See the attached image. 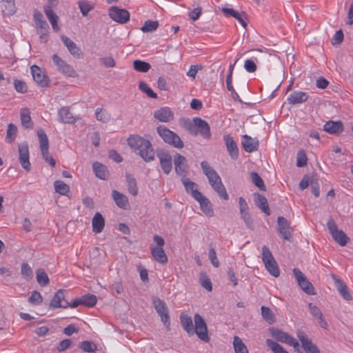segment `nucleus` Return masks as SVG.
I'll return each instance as SVG.
<instances>
[{"instance_id": "obj_1", "label": "nucleus", "mask_w": 353, "mask_h": 353, "mask_svg": "<svg viewBox=\"0 0 353 353\" xmlns=\"http://www.w3.org/2000/svg\"><path fill=\"white\" fill-rule=\"evenodd\" d=\"M128 143L133 151L140 155L145 161L150 162L154 159L155 153L148 140L139 135H132L128 138Z\"/></svg>"}, {"instance_id": "obj_2", "label": "nucleus", "mask_w": 353, "mask_h": 353, "mask_svg": "<svg viewBox=\"0 0 353 353\" xmlns=\"http://www.w3.org/2000/svg\"><path fill=\"white\" fill-rule=\"evenodd\" d=\"M201 167L213 190L221 198L228 200V194L217 172L206 161H202Z\"/></svg>"}, {"instance_id": "obj_3", "label": "nucleus", "mask_w": 353, "mask_h": 353, "mask_svg": "<svg viewBox=\"0 0 353 353\" xmlns=\"http://www.w3.org/2000/svg\"><path fill=\"white\" fill-rule=\"evenodd\" d=\"M270 332L276 341L293 347L296 353H302L299 341L289 334L275 328L270 329Z\"/></svg>"}, {"instance_id": "obj_4", "label": "nucleus", "mask_w": 353, "mask_h": 353, "mask_svg": "<svg viewBox=\"0 0 353 353\" xmlns=\"http://www.w3.org/2000/svg\"><path fill=\"white\" fill-rule=\"evenodd\" d=\"M157 132L165 143L176 148H182L183 147V143L181 138L165 126H159L157 128Z\"/></svg>"}, {"instance_id": "obj_5", "label": "nucleus", "mask_w": 353, "mask_h": 353, "mask_svg": "<svg viewBox=\"0 0 353 353\" xmlns=\"http://www.w3.org/2000/svg\"><path fill=\"white\" fill-rule=\"evenodd\" d=\"M154 241L157 243V245H150L151 254L156 261L158 263L164 264L168 262L167 255L163 248L165 244L164 239L159 236H154Z\"/></svg>"}, {"instance_id": "obj_6", "label": "nucleus", "mask_w": 353, "mask_h": 353, "mask_svg": "<svg viewBox=\"0 0 353 353\" xmlns=\"http://www.w3.org/2000/svg\"><path fill=\"white\" fill-rule=\"evenodd\" d=\"M262 261L271 275L274 277L279 276L280 272L277 263L267 246H263L262 248Z\"/></svg>"}, {"instance_id": "obj_7", "label": "nucleus", "mask_w": 353, "mask_h": 353, "mask_svg": "<svg viewBox=\"0 0 353 353\" xmlns=\"http://www.w3.org/2000/svg\"><path fill=\"white\" fill-rule=\"evenodd\" d=\"M108 15L112 21L119 24L127 23L130 17V12L127 10L117 6L110 7L108 10Z\"/></svg>"}, {"instance_id": "obj_8", "label": "nucleus", "mask_w": 353, "mask_h": 353, "mask_svg": "<svg viewBox=\"0 0 353 353\" xmlns=\"http://www.w3.org/2000/svg\"><path fill=\"white\" fill-rule=\"evenodd\" d=\"M194 333H195L203 341L208 342L210 341V337L208 334V327L204 319L200 314H195L194 316Z\"/></svg>"}, {"instance_id": "obj_9", "label": "nucleus", "mask_w": 353, "mask_h": 353, "mask_svg": "<svg viewBox=\"0 0 353 353\" xmlns=\"http://www.w3.org/2000/svg\"><path fill=\"white\" fill-rule=\"evenodd\" d=\"M296 336L301 343V346L306 353H321L319 349L304 331L299 330Z\"/></svg>"}, {"instance_id": "obj_10", "label": "nucleus", "mask_w": 353, "mask_h": 353, "mask_svg": "<svg viewBox=\"0 0 353 353\" xmlns=\"http://www.w3.org/2000/svg\"><path fill=\"white\" fill-rule=\"evenodd\" d=\"M152 303L157 312L161 316V321L168 330L170 327V317L165 302L158 297H154L152 300Z\"/></svg>"}, {"instance_id": "obj_11", "label": "nucleus", "mask_w": 353, "mask_h": 353, "mask_svg": "<svg viewBox=\"0 0 353 353\" xmlns=\"http://www.w3.org/2000/svg\"><path fill=\"white\" fill-rule=\"evenodd\" d=\"M293 272L301 288L308 294H314L315 292L314 287L309 280L304 276L303 272L296 268L293 270Z\"/></svg>"}, {"instance_id": "obj_12", "label": "nucleus", "mask_w": 353, "mask_h": 353, "mask_svg": "<svg viewBox=\"0 0 353 353\" xmlns=\"http://www.w3.org/2000/svg\"><path fill=\"white\" fill-rule=\"evenodd\" d=\"M30 70L33 79L37 82V83H38V85L41 87H47L48 85L49 79L41 68L34 65L31 66Z\"/></svg>"}, {"instance_id": "obj_13", "label": "nucleus", "mask_w": 353, "mask_h": 353, "mask_svg": "<svg viewBox=\"0 0 353 353\" xmlns=\"http://www.w3.org/2000/svg\"><path fill=\"white\" fill-rule=\"evenodd\" d=\"M52 60L59 72L68 77L74 75V69L57 54H55L52 56Z\"/></svg>"}, {"instance_id": "obj_14", "label": "nucleus", "mask_w": 353, "mask_h": 353, "mask_svg": "<svg viewBox=\"0 0 353 353\" xmlns=\"http://www.w3.org/2000/svg\"><path fill=\"white\" fill-rule=\"evenodd\" d=\"M65 290H59L53 296L50 303V307L52 308L68 307L69 302L65 299Z\"/></svg>"}, {"instance_id": "obj_15", "label": "nucleus", "mask_w": 353, "mask_h": 353, "mask_svg": "<svg viewBox=\"0 0 353 353\" xmlns=\"http://www.w3.org/2000/svg\"><path fill=\"white\" fill-rule=\"evenodd\" d=\"M161 167L163 172L168 174L172 169V156L167 151H160L157 153Z\"/></svg>"}, {"instance_id": "obj_16", "label": "nucleus", "mask_w": 353, "mask_h": 353, "mask_svg": "<svg viewBox=\"0 0 353 353\" xmlns=\"http://www.w3.org/2000/svg\"><path fill=\"white\" fill-rule=\"evenodd\" d=\"M196 195L197 196L194 199L199 203L201 211L208 217L213 216L214 212L209 199L202 193H196Z\"/></svg>"}, {"instance_id": "obj_17", "label": "nucleus", "mask_w": 353, "mask_h": 353, "mask_svg": "<svg viewBox=\"0 0 353 353\" xmlns=\"http://www.w3.org/2000/svg\"><path fill=\"white\" fill-rule=\"evenodd\" d=\"M19 161L23 168L26 170H30L29 150L26 143H21L19 145Z\"/></svg>"}, {"instance_id": "obj_18", "label": "nucleus", "mask_w": 353, "mask_h": 353, "mask_svg": "<svg viewBox=\"0 0 353 353\" xmlns=\"http://www.w3.org/2000/svg\"><path fill=\"white\" fill-rule=\"evenodd\" d=\"M334 285L341 294V296L346 301L352 300V296L349 292L346 284L341 279L337 278L335 275L332 276Z\"/></svg>"}, {"instance_id": "obj_19", "label": "nucleus", "mask_w": 353, "mask_h": 353, "mask_svg": "<svg viewBox=\"0 0 353 353\" xmlns=\"http://www.w3.org/2000/svg\"><path fill=\"white\" fill-rule=\"evenodd\" d=\"M194 126L196 128L198 132L205 139H209L210 137V128L208 123L198 117L193 119Z\"/></svg>"}, {"instance_id": "obj_20", "label": "nucleus", "mask_w": 353, "mask_h": 353, "mask_svg": "<svg viewBox=\"0 0 353 353\" xmlns=\"http://www.w3.org/2000/svg\"><path fill=\"white\" fill-rule=\"evenodd\" d=\"M223 139L229 155L232 159H236L239 157V149L233 138L229 134H225Z\"/></svg>"}, {"instance_id": "obj_21", "label": "nucleus", "mask_w": 353, "mask_h": 353, "mask_svg": "<svg viewBox=\"0 0 353 353\" xmlns=\"http://www.w3.org/2000/svg\"><path fill=\"white\" fill-rule=\"evenodd\" d=\"M63 43L66 46L69 52L75 58H80L81 57V51L80 48L72 41L70 38L66 36H61V37Z\"/></svg>"}, {"instance_id": "obj_22", "label": "nucleus", "mask_w": 353, "mask_h": 353, "mask_svg": "<svg viewBox=\"0 0 353 353\" xmlns=\"http://www.w3.org/2000/svg\"><path fill=\"white\" fill-rule=\"evenodd\" d=\"M323 130L331 134H339L343 132V125L340 121H329L324 124Z\"/></svg>"}, {"instance_id": "obj_23", "label": "nucleus", "mask_w": 353, "mask_h": 353, "mask_svg": "<svg viewBox=\"0 0 353 353\" xmlns=\"http://www.w3.org/2000/svg\"><path fill=\"white\" fill-rule=\"evenodd\" d=\"M308 99L307 93L302 91H294L288 97V101L290 104L295 105L303 103Z\"/></svg>"}, {"instance_id": "obj_24", "label": "nucleus", "mask_w": 353, "mask_h": 353, "mask_svg": "<svg viewBox=\"0 0 353 353\" xmlns=\"http://www.w3.org/2000/svg\"><path fill=\"white\" fill-rule=\"evenodd\" d=\"M154 117L161 122H168L173 119L174 114L169 108L165 107L156 110Z\"/></svg>"}, {"instance_id": "obj_25", "label": "nucleus", "mask_w": 353, "mask_h": 353, "mask_svg": "<svg viewBox=\"0 0 353 353\" xmlns=\"http://www.w3.org/2000/svg\"><path fill=\"white\" fill-rule=\"evenodd\" d=\"M279 232L282 238L288 240L290 238V224L286 219L283 216L278 217Z\"/></svg>"}, {"instance_id": "obj_26", "label": "nucleus", "mask_w": 353, "mask_h": 353, "mask_svg": "<svg viewBox=\"0 0 353 353\" xmlns=\"http://www.w3.org/2000/svg\"><path fill=\"white\" fill-rule=\"evenodd\" d=\"M58 116L61 122L73 123L77 118L72 115L68 107H62L58 110Z\"/></svg>"}, {"instance_id": "obj_27", "label": "nucleus", "mask_w": 353, "mask_h": 353, "mask_svg": "<svg viewBox=\"0 0 353 353\" xmlns=\"http://www.w3.org/2000/svg\"><path fill=\"white\" fill-rule=\"evenodd\" d=\"M174 168L176 174H183L187 169V160L185 157L176 154L174 157Z\"/></svg>"}, {"instance_id": "obj_28", "label": "nucleus", "mask_w": 353, "mask_h": 353, "mask_svg": "<svg viewBox=\"0 0 353 353\" xmlns=\"http://www.w3.org/2000/svg\"><path fill=\"white\" fill-rule=\"evenodd\" d=\"M242 145L247 152H252L258 149L259 141L256 139H253L251 137L245 134L243 136Z\"/></svg>"}, {"instance_id": "obj_29", "label": "nucleus", "mask_w": 353, "mask_h": 353, "mask_svg": "<svg viewBox=\"0 0 353 353\" xmlns=\"http://www.w3.org/2000/svg\"><path fill=\"white\" fill-rule=\"evenodd\" d=\"M311 314L319 321V325L323 329H327L328 324L324 319L320 309L312 303L308 304Z\"/></svg>"}, {"instance_id": "obj_30", "label": "nucleus", "mask_w": 353, "mask_h": 353, "mask_svg": "<svg viewBox=\"0 0 353 353\" xmlns=\"http://www.w3.org/2000/svg\"><path fill=\"white\" fill-rule=\"evenodd\" d=\"M112 194L114 202L116 203L117 205L119 208L122 209H126L128 207V199L125 194L117 190H113Z\"/></svg>"}, {"instance_id": "obj_31", "label": "nucleus", "mask_w": 353, "mask_h": 353, "mask_svg": "<svg viewBox=\"0 0 353 353\" xmlns=\"http://www.w3.org/2000/svg\"><path fill=\"white\" fill-rule=\"evenodd\" d=\"M105 220L103 216L99 213L97 212L92 220V230L95 233H100L104 228Z\"/></svg>"}, {"instance_id": "obj_32", "label": "nucleus", "mask_w": 353, "mask_h": 353, "mask_svg": "<svg viewBox=\"0 0 353 353\" xmlns=\"http://www.w3.org/2000/svg\"><path fill=\"white\" fill-rule=\"evenodd\" d=\"M92 168L95 175L98 178L103 180H105L108 178L109 172L107 168L104 165L99 162H95L92 165Z\"/></svg>"}, {"instance_id": "obj_33", "label": "nucleus", "mask_w": 353, "mask_h": 353, "mask_svg": "<svg viewBox=\"0 0 353 353\" xmlns=\"http://www.w3.org/2000/svg\"><path fill=\"white\" fill-rule=\"evenodd\" d=\"M182 183L185 188L186 192L190 193L194 199L197 196L196 195V193H201L198 190L197 184L190 181L188 178H183Z\"/></svg>"}, {"instance_id": "obj_34", "label": "nucleus", "mask_w": 353, "mask_h": 353, "mask_svg": "<svg viewBox=\"0 0 353 353\" xmlns=\"http://www.w3.org/2000/svg\"><path fill=\"white\" fill-rule=\"evenodd\" d=\"M222 11L226 16H230L235 18L239 21V22L242 25V26H243L244 28L246 27L247 23L244 21L243 12H239L232 8H223L222 9Z\"/></svg>"}, {"instance_id": "obj_35", "label": "nucleus", "mask_w": 353, "mask_h": 353, "mask_svg": "<svg viewBox=\"0 0 353 353\" xmlns=\"http://www.w3.org/2000/svg\"><path fill=\"white\" fill-rule=\"evenodd\" d=\"M126 184L128 192L133 196L138 194V188L135 178L130 173L125 174Z\"/></svg>"}, {"instance_id": "obj_36", "label": "nucleus", "mask_w": 353, "mask_h": 353, "mask_svg": "<svg viewBox=\"0 0 353 353\" xmlns=\"http://www.w3.org/2000/svg\"><path fill=\"white\" fill-rule=\"evenodd\" d=\"M255 199L256 205L267 215L270 214L269 205L266 198L260 194H257Z\"/></svg>"}, {"instance_id": "obj_37", "label": "nucleus", "mask_w": 353, "mask_h": 353, "mask_svg": "<svg viewBox=\"0 0 353 353\" xmlns=\"http://www.w3.org/2000/svg\"><path fill=\"white\" fill-rule=\"evenodd\" d=\"M181 324L190 336L194 334L192 319L190 316L182 315L181 316Z\"/></svg>"}, {"instance_id": "obj_38", "label": "nucleus", "mask_w": 353, "mask_h": 353, "mask_svg": "<svg viewBox=\"0 0 353 353\" xmlns=\"http://www.w3.org/2000/svg\"><path fill=\"white\" fill-rule=\"evenodd\" d=\"M36 24V27L37 28V32L41 34L40 39L43 42H46L47 41V35L48 33V25L47 22L43 20L40 22H37Z\"/></svg>"}, {"instance_id": "obj_39", "label": "nucleus", "mask_w": 353, "mask_h": 353, "mask_svg": "<svg viewBox=\"0 0 353 353\" xmlns=\"http://www.w3.org/2000/svg\"><path fill=\"white\" fill-rule=\"evenodd\" d=\"M232 344L235 353H249L246 345L239 336H234Z\"/></svg>"}, {"instance_id": "obj_40", "label": "nucleus", "mask_w": 353, "mask_h": 353, "mask_svg": "<svg viewBox=\"0 0 353 353\" xmlns=\"http://www.w3.org/2000/svg\"><path fill=\"white\" fill-rule=\"evenodd\" d=\"M21 120L22 125L26 128H30L32 127L33 123L30 117V113L28 109L23 108L21 110Z\"/></svg>"}, {"instance_id": "obj_41", "label": "nucleus", "mask_w": 353, "mask_h": 353, "mask_svg": "<svg viewBox=\"0 0 353 353\" xmlns=\"http://www.w3.org/2000/svg\"><path fill=\"white\" fill-rule=\"evenodd\" d=\"M54 190L61 195L65 196L70 191V187L62 181L57 180L54 183Z\"/></svg>"}, {"instance_id": "obj_42", "label": "nucleus", "mask_w": 353, "mask_h": 353, "mask_svg": "<svg viewBox=\"0 0 353 353\" xmlns=\"http://www.w3.org/2000/svg\"><path fill=\"white\" fill-rule=\"evenodd\" d=\"M37 281L41 286H46L49 283V278L46 272L42 270L39 269L36 272Z\"/></svg>"}, {"instance_id": "obj_43", "label": "nucleus", "mask_w": 353, "mask_h": 353, "mask_svg": "<svg viewBox=\"0 0 353 353\" xmlns=\"http://www.w3.org/2000/svg\"><path fill=\"white\" fill-rule=\"evenodd\" d=\"M43 300V299L41 293L37 290H34L31 292L28 298V303L32 305H39L42 303Z\"/></svg>"}, {"instance_id": "obj_44", "label": "nucleus", "mask_w": 353, "mask_h": 353, "mask_svg": "<svg viewBox=\"0 0 353 353\" xmlns=\"http://www.w3.org/2000/svg\"><path fill=\"white\" fill-rule=\"evenodd\" d=\"M266 344L274 353H289L281 345L271 339H267Z\"/></svg>"}, {"instance_id": "obj_45", "label": "nucleus", "mask_w": 353, "mask_h": 353, "mask_svg": "<svg viewBox=\"0 0 353 353\" xmlns=\"http://www.w3.org/2000/svg\"><path fill=\"white\" fill-rule=\"evenodd\" d=\"M97 297L93 294H85L80 298V302L81 304L88 307H92L97 303Z\"/></svg>"}, {"instance_id": "obj_46", "label": "nucleus", "mask_w": 353, "mask_h": 353, "mask_svg": "<svg viewBox=\"0 0 353 353\" xmlns=\"http://www.w3.org/2000/svg\"><path fill=\"white\" fill-rule=\"evenodd\" d=\"M159 26L157 21L148 20L145 21L143 26L141 28V30L143 32H149L155 31Z\"/></svg>"}, {"instance_id": "obj_47", "label": "nucleus", "mask_w": 353, "mask_h": 353, "mask_svg": "<svg viewBox=\"0 0 353 353\" xmlns=\"http://www.w3.org/2000/svg\"><path fill=\"white\" fill-rule=\"evenodd\" d=\"M334 239L341 246H344L347 241V236L342 230L335 232L332 235Z\"/></svg>"}, {"instance_id": "obj_48", "label": "nucleus", "mask_w": 353, "mask_h": 353, "mask_svg": "<svg viewBox=\"0 0 353 353\" xmlns=\"http://www.w3.org/2000/svg\"><path fill=\"white\" fill-rule=\"evenodd\" d=\"M17 132V127L12 124L10 123L8 126L6 140L8 143H12L14 141Z\"/></svg>"}, {"instance_id": "obj_49", "label": "nucleus", "mask_w": 353, "mask_h": 353, "mask_svg": "<svg viewBox=\"0 0 353 353\" xmlns=\"http://www.w3.org/2000/svg\"><path fill=\"white\" fill-rule=\"evenodd\" d=\"M133 66L137 71L141 72H146L150 68V63L140 60L134 61Z\"/></svg>"}, {"instance_id": "obj_50", "label": "nucleus", "mask_w": 353, "mask_h": 353, "mask_svg": "<svg viewBox=\"0 0 353 353\" xmlns=\"http://www.w3.org/2000/svg\"><path fill=\"white\" fill-rule=\"evenodd\" d=\"M37 136L40 144V149L49 148V141L47 134L42 129L37 130Z\"/></svg>"}, {"instance_id": "obj_51", "label": "nucleus", "mask_w": 353, "mask_h": 353, "mask_svg": "<svg viewBox=\"0 0 353 353\" xmlns=\"http://www.w3.org/2000/svg\"><path fill=\"white\" fill-rule=\"evenodd\" d=\"M21 274L24 279L29 281L33 276V272L31 267L26 263L21 265Z\"/></svg>"}, {"instance_id": "obj_52", "label": "nucleus", "mask_w": 353, "mask_h": 353, "mask_svg": "<svg viewBox=\"0 0 353 353\" xmlns=\"http://www.w3.org/2000/svg\"><path fill=\"white\" fill-rule=\"evenodd\" d=\"M96 118L98 121L106 123L110 119V115L102 108H97L95 111Z\"/></svg>"}, {"instance_id": "obj_53", "label": "nucleus", "mask_w": 353, "mask_h": 353, "mask_svg": "<svg viewBox=\"0 0 353 353\" xmlns=\"http://www.w3.org/2000/svg\"><path fill=\"white\" fill-rule=\"evenodd\" d=\"M261 314L263 317L270 324L274 322V316L272 312V310L265 306L261 307Z\"/></svg>"}, {"instance_id": "obj_54", "label": "nucleus", "mask_w": 353, "mask_h": 353, "mask_svg": "<svg viewBox=\"0 0 353 353\" xmlns=\"http://www.w3.org/2000/svg\"><path fill=\"white\" fill-rule=\"evenodd\" d=\"M139 89L144 93H145L148 97L151 98L156 99L157 97V94L154 92V91L149 87V85L141 81L139 84Z\"/></svg>"}, {"instance_id": "obj_55", "label": "nucleus", "mask_w": 353, "mask_h": 353, "mask_svg": "<svg viewBox=\"0 0 353 353\" xmlns=\"http://www.w3.org/2000/svg\"><path fill=\"white\" fill-rule=\"evenodd\" d=\"M79 7L83 16H86L88 13L94 8V5L90 1H79Z\"/></svg>"}, {"instance_id": "obj_56", "label": "nucleus", "mask_w": 353, "mask_h": 353, "mask_svg": "<svg viewBox=\"0 0 353 353\" xmlns=\"http://www.w3.org/2000/svg\"><path fill=\"white\" fill-rule=\"evenodd\" d=\"M80 348L86 352H93L97 350V346L91 341H84L81 343Z\"/></svg>"}, {"instance_id": "obj_57", "label": "nucleus", "mask_w": 353, "mask_h": 353, "mask_svg": "<svg viewBox=\"0 0 353 353\" xmlns=\"http://www.w3.org/2000/svg\"><path fill=\"white\" fill-rule=\"evenodd\" d=\"M251 179L254 185L260 190H265V185L261 176L256 172L251 173Z\"/></svg>"}, {"instance_id": "obj_58", "label": "nucleus", "mask_w": 353, "mask_h": 353, "mask_svg": "<svg viewBox=\"0 0 353 353\" xmlns=\"http://www.w3.org/2000/svg\"><path fill=\"white\" fill-rule=\"evenodd\" d=\"M307 158L306 154L303 150L299 151L296 159V165L299 168L306 165Z\"/></svg>"}, {"instance_id": "obj_59", "label": "nucleus", "mask_w": 353, "mask_h": 353, "mask_svg": "<svg viewBox=\"0 0 353 353\" xmlns=\"http://www.w3.org/2000/svg\"><path fill=\"white\" fill-rule=\"evenodd\" d=\"M40 150L43 159L52 167L55 166V160L52 157L49 156V148H41Z\"/></svg>"}, {"instance_id": "obj_60", "label": "nucleus", "mask_w": 353, "mask_h": 353, "mask_svg": "<svg viewBox=\"0 0 353 353\" xmlns=\"http://www.w3.org/2000/svg\"><path fill=\"white\" fill-rule=\"evenodd\" d=\"M209 259L213 266L215 268L219 267V261L216 257V253L214 248H210L209 250Z\"/></svg>"}, {"instance_id": "obj_61", "label": "nucleus", "mask_w": 353, "mask_h": 353, "mask_svg": "<svg viewBox=\"0 0 353 353\" xmlns=\"http://www.w3.org/2000/svg\"><path fill=\"white\" fill-rule=\"evenodd\" d=\"M200 281H201V285L205 289H206L209 292L212 291V285L211 281L205 275H203L200 277Z\"/></svg>"}, {"instance_id": "obj_62", "label": "nucleus", "mask_w": 353, "mask_h": 353, "mask_svg": "<svg viewBox=\"0 0 353 353\" xmlns=\"http://www.w3.org/2000/svg\"><path fill=\"white\" fill-rule=\"evenodd\" d=\"M244 68L248 72H254L256 70V65L252 59H247L244 63Z\"/></svg>"}, {"instance_id": "obj_63", "label": "nucleus", "mask_w": 353, "mask_h": 353, "mask_svg": "<svg viewBox=\"0 0 353 353\" xmlns=\"http://www.w3.org/2000/svg\"><path fill=\"white\" fill-rule=\"evenodd\" d=\"M44 11L49 21H53L54 19H59L58 16L54 12L50 6H46L44 7Z\"/></svg>"}, {"instance_id": "obj_64", "label": "nucleus", "mask_w": 353, "mask_h": 353, "mask_svg": "<svg viewBox=\"0 0 353 353\" xmlns=\"http://www.w3.org/2000/svg\"><path fill=\"white\" fill-rule=\"evenodd\" d=\"M201 12H202L201 8L198 6V7L194 8L190 12H189L188 16H189L190 19H191L192 20L196 21L199 18V17L201 14Z\"/></svg>"}]
</instances>
